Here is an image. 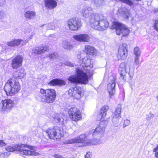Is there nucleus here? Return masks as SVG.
<instances>
[{
  "label": "nucleus",
  "mask_w": 158,
  "mask_h": 158,
  "mask_svg": "<svg viewBox=\"0 0 158 158\" xmlns=\"http://www.w3.org/2000/svg\"><path fill=\"white\" fill-rule=\"evenodd\" d=\"M91 59L87 57L83 58L82 60H80L79 63L83 68H77L76 69V75H72L69 77L68 80L71 83L74 84H86L89 81V78L93 75V70L91 69L93 67L91 64Z\"/></svg>",
  "instance_id": "f257e3e1"
},
{
  "label": "nucleus",
  "mask_w": 158,
  "mask_h": 158,
  "mask_svg": "<svg viewBox=\"0 0 158 158\" xmlns=\"http://www.w3.org/2000/svg\"><path fill=\"white\" fill-rule=\"evenodd\" d=\"M89 24L93 28L99 31L106 30L109 26L106 17L99 13L91 16L89 20Z\"/></svg>",
  "instance_id": "f03ea898"
},
{
  "label": "nucleus",
  "mask_w": 158,
  "mask_h": 158,
  "mask_svg": "<svg viewBox=\"0 0 158 158\" xmlns=\"http://www.w3.org/2000/svg\"><path fill=\"white\" fill-rule=\"evenodd\" d=\"M36 148L35 147L28 146L25 144L18 145L15 147H13L11 146L6 147V149L7 151L12 152L17 151L20 154L26 156H36L39 155V153L34 151L36 150Z\"/></svg>",
  "instance_id": "7ed1b4c3"
},
{
  "label": "nucleus",
  "mask_w": 158,
  "mask_h": 158,
  "mask_svg": "<svg viewBox=\"0 0 158 158\" xmlns=\"http://www.w3.org/2000/svg\"><path fill=\"white\" fill-rule=\"evenodd\" d=\"M20 85L17 80L15 78H11L7 81L4 89L7 95H13L16 94L20 90Z\"/></svg>",
  "instance_id": "20e7f679"
},
{
  "label": "nucleus",
  "mask_w": 158,
  "mask_h": 158,
  "mask_svg": "<svg viewBox=\"0 0 158 158\" xmlns=\"http://www.w3.org/2000/svg\"><path fill=\"white\" fill-rule=\"evenodd\" d=\"M130 63L122 62L119 65L118 71L120 75V79L125 81L126 80V75L128 73L130 79L133 78L134 74V68L131 67Z\"/></svg>",
  "instance_id": "39448f33"
},
{
  "label": "nucleus",
  "mask_w": 158,
  "mask_h": 158,
  "mask_svg": "<svg viewBox=\"0 0 158 158\" xmlns=\"http://www.w3.org/2000/svg\"><path fill=\"white\" fill-rule=\"evenodd\" d=\"M45 132L49 138L55 140L59 139L63 135L62 129L56 126L48 128Z\"/></svg>",
  "instance_id": "423d86ee"
},
{
  "label": "nucleus",
  "mask_w": 158,
  "mask_h": 158,
  "mask_svg": "<svg viewBox=\"0 0 158 158\" xmlns=\"http://www.w3.org/2000/svg\"><path fill=\"white\" fill-rule=\"evenodd\" d=\"M111 29H115L116 34L118 35H122L123 37H126L129 33V30L124 25L118 22H114L111 27Z\"/></svg>",
  "instance_id": "0eeeda50"
},
{
  "label": "nucleus",
  "mask_w": 158,
  "mask_h": 158,
  "mask_svg": "<svg viewBox=\"0 0 158 158\" xmlns=\"http://www.w3.org/2000/svg\"><path fill=\"white\" fill-rule=\"evenodd\" d=\"M40 92L44 96L45 98H42L43 102H46L48 103L52 102L55 100L56 96L55 91L52 89H48L44 90L41 89Z\"/></svg>",
  "instance_id": "6e6552de"
},
{
  "label": "nucleus",
  "mask_w": 158,
  "mask_h": 158,
  "mask_svg": "<svg viewBox=\"0 0 158 158\" xmlns=\"http://www.w3.org/2000/svg\"><path fill=\"white\" fill-rule=\"evenodd\" d=\"M90 132L89 131L88 133L85 135H81L79 136L68 140L67 142L68 143L71 144L73 143H83V145L85 146L88 145L85 142L86 140H88L89 138L92 137V136H90Z\"/></svg>",
  "instance_id": "1a4fd4ad"
},
{
  "label": "nucleus",
  "mask_w": 158,
  "mask_h": 158,
  "mask_svg": "<svg viewBox=\"0 0 158 158\" xmlns=\"http://www.w3.org/2000/svg\"><path fill=\"white\" fill-rule=\"evenodd\" d=\"M68 113L71 119L75 122L81 120L82 117L80 111L75 107H71L68 111Z\"/></svg>",
  "instance_id": "9d476101"
},
{
  "label": "nucleus",
  "mask_w": 158,
  "mask_h": 158,
  "mask_svg": "<svg viewBox=\"0 0 158 158\" xmlns=\"http://www.w3.org/2000/svg\"><path fill=\"white\" fill-rule=\"evenodd\" d=\"M68 26L72 31H77L81 26L80 20L75 18L70 19L68 22Z\"/></svg>",
  "instance_id": "9b49d317"
},
{
  "label": "nucleus",
  "mask_w": 158,
  "mask_h": 158,
  "mask_svg": "<svg viewBox=\"0 0 158 158\" xmlns=\"http://www.w3.org/2000/svg\"><path fill=\"white\" fill-rule=\"evenodd\" d=\"M69 94L70 96L77 99L80 98L83 95L82 89L79 86L70 88L69 90Z\"/></svg>",
  "instance_id": "f8f14e48"
},
{
  "label": "nucleus",
  "mask_w": 158,
  "mask_h": 158,
  "mask_svg": "<svg viewBox=\"0 0 158 158\" xmlns=\"http://www.w3.org/2000/svg\"><path fill=\"white\" fill-rule=\"evenodd\" d=\"M80 12L84 17L85 18H89V20L91 16L97 14L93 13L92 8L91 7L86 6L81 7L80 10Z\"/></svg>",
  "instance_id": "ddd939ff"
},
{
  "label": "nucleus",
  "mask_w": 158,
  "mask_h": 158,
  "mask_svg": "<svg viewBox=\"0 0 158 158\" xmlns=\"http://www.w3.org/2000/svg\"><path fill=\"white\" fill-rule=\"evenodd\" d=\"M14 106V102L10 99L3 100L0 104V110L2 111H8L11 109Z\"/></svg>",
  "instance_id": "4468645a"
},
{
  "label": "nucleus",
  "mask_w": 158,
  "mask_h": 158,
  "mask_svg": "<svg viewBox=\"0 0 158 158\" xmlns=\"http://www.w3.org/2000/svg\"><path fill=\"white\" fill-rule=\"evenodd\" d=\"M126 44H123L119 47L118 50L117 58L119 60H124L126 59L127 56V50Z\"/></svg>",
  "instance_id": "2eb2a0df"
},
{
  "label": "nucleus",
  "mask_w": 158,
  "mask_h": 158,
  "mask_svg": "<svg viewBox=\"0 0 158 158\" xmlns=\"http://www.w3.org/2000/svg\"><path fill=\"white\" fill-rule=\"evenodd\" d=\"M116 78L114 77L111 81L108 84L107 89L109 93V96L111 98L115 93Z\"/></svg>",
  "instance_id": "dca6fc26"
},
{
  "label": "nucleus",
  "mask_w": 158,
  "mask_h": 158,
  "mask_svg": "<svg viewBox=\"0 0 158 158\" xmlns=\"http://www.w3.org/2000/svg\"><path fill=\"white\" fill-rule=\"evenodd\" d=\"M23 58L20 55L17 56L13 59L11 63V66L13 69H16L22 65Z\"/></svg>",
  "instance_id": "f3484780"
},
{
  "label": "nucleus",
  "mask_w": 158,
  "mask_h": 158,
  "mask_svg": "<svg viewBox=\"0 0 158 158\" xmlns=\"http://www.w3.org/2000/svg\"><path fill=\"white\" fill-rule=\"evenodd\" d=\"M105 129L104 127H100L99 125L96 127L95 130H92L89 131L90 135L93 137L97 136L98 138H101L102 136V135L104 132Z\"/></svg>",
  "instance_id": "a211bd4d"
},
{
  "label": "nucleus",
  "mask_w": 158,
  "mask_h": 158,
  "mask_svg": "<svg viewBox=\"0 0 158 158\" xmlns=\"http://www.w3.org/2000/svg\"><path fill=\"white\" fill-rule=\"evenodd\" d=\"M134 53L135 55L134 59V67H137L138 68L139 63V56L141 53V51L138 47H135L134 50Z\"/></svg>",
  "instance_id": "6ab92c4d"
},
{
  "label": "nucleus",
  "mask_w": 158,
  "mask_h": 158,
  "mask_svg": "<svg viewBox=\"0 0 158 158\" xmlns=\"http://www.w3.org/2000/svg\"><path fill=\"white\" fill-rule=\"evenodd\" d=\"M73 38L77 41L82 42H88L89 41L90 39V36L86 34L76 35H74Z\"/></svg>",
  "instance_id": "aec40b11"
},
{
  "label": "nucleus",
  "mask_w": 158,
  "mask_h": 158,
  "mask_svg": "<svg viewBox=\"0 0 158 158\" xmlns=\"http://www.w3.org/2000/svg\"><path fill=\"white\" fill-rule=\"evenodd\" d=\"M48 50V46H42L33 48L32 52L35 54L40 55Z\"/></svg>",
  "instance_id": "412c9836"
},
{
  "label": "nucleus",
  "mask_w": 158,
  "mask_h": 158,
  "mask_svg": "<svg viewBox=\"0 0 158 158\" xmlns=\"http://www.w3.org/2000/svg\"><path fill=\"white\" fill-rule=\"evenodd\" d=\"M27 41H23L20 39H14L12 40L7 43V45L8 46L11 47H14L15 46H18L20 44L23 45L26 44Z\"/></svg>",
  "instance_id": "4be33fe9"
},
{
  "label": "nucleus",
  "mask_w": 158,
  "mask_h": 158,
  "mask_svg": "<svg viewBox=\"0 0 158 158\" xmlns=\"http://www.w3.org/2000/svg\"><path fill=\"white\" fill-rule=\"evenodd\" d=\"M57 2L54 0H45V7L49 9H52L55 8L57 6Z\"/></svg>",
  "instance_id": "5701e85b"
},
{
  "label": "nucleus",
  "mask_w": 158,
  "mask_h": 158,
  "mask_svg": "<svg viewBox=\"0 0 158 158\" xmlns=\"http://www.w3.org/2000/svg\"><path fill=\"white\" fill-rule=\"evenodd\" d=\"M35 12L31 10L27 11L24 14V16L27 20L33 19L35 18Z\"/></svg>",
  "instance_id": "b1692460"
},
{
  "label": "nucleus",
  "mask_w": 158,
  "mask_h": 158,
  "mask_svg": "<svg viewBox=\"0 0 158 158\" xmlns=\"http://www.w3.org/2000/svg\"><path fill=\"white\" fill-rule=\"evenodd\" d=\"M25 74L24 72V69L21 68L14 72V76L19 79L23 78Z\"/></svg>",
  "instance_id": "393cba45"
},
{
  "label": "nucleus",
  "mask_w": 158,
  "mask_h": 158,
  "mask_svg": "<svg viewBox=\"0 0 158 158\" xmlns=\"http://www.w3.org/2000/svg\"><path fill=\"white\" fill-rule=\"evenodd\" d=\"M85 143L88 145H97L101 143L102 141L100 139H96L94 138L92 139H89L88 140L86 141Z\"/></svg>",
  "instance_id": "a878e982"
},
{
  "label": "nucleus",
  "mask_w": 158,
  "mask_h": 158,
  "mask_svg": "<svg viewBox=\"0 0 158 158\" xmlns=\"http://www.w3.org/2000/svg\"><path fill=\"white\" fill-rule=\"evenodd\" d=\"M48 84L52 86H54L56 85H61L65 84L64 81L58 79H53Z\"/></svg>",
  "instance_id": "bb28decb"
},
{
  "label": "nucleus",
  "mask_w": 158,
  "mask_h": 158,
  "mask_svg": "<svg viewBox=\"0 0 158 158\" xmlns=\"http://www.w3.org/2000/svg\"><path fill=\"white\" fill-rule=\"evenodd\" d=\"M112 121L113 125L115 127H118L122 123L121 117H117L112 116Z\"/></svg>",
  "instance_id": "cd10ccee"
},
{
  "label": "nucleus",
  "mask_w": 158,
  "mask_h": 158,
  "mask_svg": "<svg viewBox=\"0 0 158 158\" xmlns=\"http://www.w3.org/2000/svg\"><path fill=\"white\" fill-rule=\"evenodd\" d=\"M85 49L87 53L93 55L95 54L96 52V49L94 47L89 45H86L85 46Z\"/></svg>",
  "instance_id": "c85d7f7f"
},
{
  "label": "nucleus",
  "mask_w": 158,
  "mask_h": 158,
  "mask_svg": "<svg viewBox=\"0 0 158 158\" xmlns=\"http://www.w3.org/2000/svg\"><path fill=\"white\" fill-rule=\"evenodd\" d=\"M122 110V106L120 104H118L112 116H114L117 117L121 116Z\"/></svg>",
  "instance_id": "c756f323"
},
{
  "label": "nucleus",
  "mask_w": 158,
  "mask_h": 158,
  "mask_svg": "<svg viewBox=\"0 0 158 158\" xmlns=\"http://www.w3.org/2000/svg\"><path fill=\"white\" fill-rule=\"evenodd\" d=\"M118 12L119 13H122L124 15V17L127 19L129 18V11L126 8H122L118 10Z\"/></svg>",
  "instance_id": "7c9ffc66"
},
{
  "label": "nucleus",
  "mask_w": 158,
  "mask_h": 158,
  "mask_svg": "<svg viewBox=\"0 0 158 158\" xmlns=\"http://www.w3.org/2000/svg\"><path fill=\"white\" fill-rule=\"evenodd\" d=\"M109 107L107 106H104L102 107L100 111V114L102 117H105L107 114V111L108 110Z\"/></svg>",
  "instance_id": "2f4dec72"
},
{
  "label": "nucleus",
  "mask_w": 158,
  "mask_h": 158,
  "mask_svg": "<svg viewBox=\"0 0 158 158\" xmlns=\"http://www.w3.org/2000/svg\"><path fill=\"white\" fill-rule=\"evenodd\" d=\"M63 47L66 49H72L73 46V45L70 44L69 42L68 41L65 40L63 42Z\"/></svg>",
  "instance_id": "473e14b6"
},
{
  "label": "nucleus",
  "mask_w": 158,
  "mask_h": 158,
  "mask_svg": "<svg viewBox=\"0 0 158 158\" xmlns=\"http://www.w3.org/2000/svg\"><path fill=\"white\" fill-rule=\"evenodd\" d=\"M94 4L96 6H102L105 2L104 0H93Z\"/></svg>",
  "instance_id": "72a5a7b5"
},
{
  "label": "nucleus",
  "mask_w": 158,
  "mask_h": 158,
  "mask_svg": "<svg viewBox=\"0 0 158 158\" xmlns=\"http://www.w3.org/2000/svg\"><path fill=\"white\" fill-rule=\"evenodd\" d=\"M46 29L47 30H55L57 27L53 23L47 24L46 26Z\"/></svg>",
  "instance_id": "f704fd0d"
},
{
  "label": "nucleus",
  "mask_w": 158,
  "mask_h": 158,
  "mask_svg": "<svg viewBox=\"0 0 158 158\" xmlns=\"http://www.w3.org/2000/svg\"><path fill=\"white\" fill-rule=\"evenodd\" d=\"M54 119L55 121L57 122H63L64 119L62 117H60V115L58 114H56L55 115Z\"/></svg>",
  "instance_id": "c9c22d12"
},
{
  "label": "nucleus",
  "mask_w": 158,
  "mask_h": 158,
  "mask_svg": "<svg viewBox=\"0 0 158 158\" xmlns=\"http://www.w3.org/2000/svg\"><path fill=\"white\" fill-rule=\"evenodd\" d=\"M108 123V121L107 120H104L100 122L99 125L100 126V127H103L105 129V128Z\"/></svg>",
  "instance_id": "e433bc0d"
},
{
  "label": "nucleus",
  "mask_w": 158,
  "mask_h": 158,
  "mask_svg": "<svg viewBox=\"0 0 158 158\" xmlns=\"http://www.w3.org/2000/svg\"><path fill=\"white\" fill-rule=\"evenodd\" d=\"M130 121L129 120H125L123 122V128H125L126 127L129 126L130 124Z\"/></svg>",
  "instance_id": "4c0bfd02"
},
{
  "label": "nucleus",
  "mask_w": 158,
  "mask_h": 158,
  "mask_svg": "<svg viewBox=\"0 0 158 158\" xmlns=\"http://www.w3.org/2000/svg\"><path fill=\"white\" fill-rule=\"evenodd\" d=\"M153 152H155V156L156 158H158V145L153 150Z\"/></svg>",
  "instance_id": "58836bf2"
},
{
  "label": "nucleus",
  "mask_w": 158,
  "mask_h": 158,
  "mask_svg": "<svg viewBox=\"0 0 158 158\" xmlns=\"http://www.w3.org/2000/svg\"><path fill=\"white\" fill-rule=\"evenodd\" d=\"M154 115L153 114H152L151 112L149 113L147 116V119L148 120H149L153 118L154 117Z\"/></svg>",
  "instance_id": "ea45409f"
},
{
  "label": "nucleus",
  "mask_w": 158,
  "mask_h": 158,
  "mask_svg": "<svg viewBox=\"0 0 158 158\" xmlns=\"http://www.w3.org/2000/svg\"><path fill=\"white\" fill-rule=\"evenodd\" d=\"M10 154L9 153L5 152L3 153L0 152V158H5L6 155H9Z\"/></svg>",
  "instance_id": "a19ab883"
},
{
  "label": "nucleus",
  "mask_w": 158,
  "mask_h": 158,
  "mask_svg": "<svg viewBox=\"0 0 158 158\" xmlns=\"http://www.w3.org/2000/svg\"><path fill=\"white\" fill-rule=\"evenodd\" d=\"M56 56V54L55 53L49 54L48 56V57L50 59H53Z\"/></svg>",
  "instance_id": "79ce46f5"
},
{
  "label": "nucleus",
  "mask_w": 158,
  "mask_h": 158,
  "mask_svg": "<svg viewBox=\"0 0 158 158\" xmlns=\"http://www.w3.org/2000/svg\"><path fill=\"white\" fill-rule=\"evenodd\" d=\"M154 29L158 31V20H156L154 25Z\"/></svg>",
  "instance_id": "37998d69"
},
{
  "label": "nucleus",
  "mask_w": 158,
  "mask_h": 158,
  "mask_svg": "<svg viewBox=\"0 0 158 158\" xmlns=\"http://www.w3.org/2000/svg\"><path fill=\"white\" fill-rule=\"evenodd\" d=\"M64 65H66L67 66H69V67H74V65L73 64L71 63L70 62H68V61H67V62H65L64 63Z\"/></svg>",
  "instance_id": "c03bdc74"
},
{
  "label": "nucleus",
  "mask_w": 158,
  "mask_h": 158,
  "mask_svg": "<svg viewBox=\"0 0 158 158\" xmlns=\"http://www.w3.org/2000/svg\"><path fill=\"white\" fill-rule=\"evenodd\" d=\"M4 16V14L3 11L2 10H0V19H2Z\"/></svg>",
  "instance_id": "a18cd8bd"
},
{
  "label": "nucleus",
  "mask_w": 158,
  "mask_h": 158,
  "mask_svg": "<svg viewBox=\"0 0 158 158\" xmlns=\"http://www.w3.org/2000/svg\"><path fill=\"white\" fill-rule=\"evenodd\" d=\"M91 153L90 152H87L85 156V158H91Z\"/></svg>",
  "instance_id": "49530a36"
},
{
  "label": "nucleus",
  "mask_w": 158,
  "mask_h": 158,
  "mask_svg": "<svg viewBox=\"0 0 158 158\" xmlns=\"http://www.w3.org/2000/svg\"><path fill=\"white\" fill-rule=\"evenodd\" d=\"M54 156L56 158H64L62 156L58 154H55Z\"/></svg>",
  "instance_id": "de8ad7c7"
},
{
  "label": "nucleus",
  "mask_w": 158,
  "mask_h": 158,
  "mask_svg": "<svg viewBox=\"0 0 158 158\" xmlns=\"http://www.w3.org/2000/svg\"><path fill=\"white\" fill-rule=\"evenodd\" d=\"M0 145L2 146H4L6 145V144L3 140H0Z\"/></svg>",
  "instance_id": "09e8293b"
},
{
  "label": "nucleus",
  "mask_w": 158,
  "mask_h": 158,
  "mask_svg": "<svg viewBox=\"0 0 158 158\" xmlns=\"http://www.w3.org/2000/svg\"><path fill=\"white\" fill-rule=\"evenodd\" d=\"M131 87L132 89V86L131 85Z\"/></svg>",
  "instance_id": "8fccbe9b"
},
{
  "label": "nucleus",
  "mask_w": 158,
  "mask_h": 158,
  "mask_svg": "<svg viewBox=\"0 0 158 158\" xmlns=\"http://www.w3.org/2000/svg\"><path fill=\"white\" fill-rule=\"evenodd\" d=\"M44 25H42V26H41V27H42Z\"/></svg>",
  "instance_id": "3c124183"
}]
</instances>
